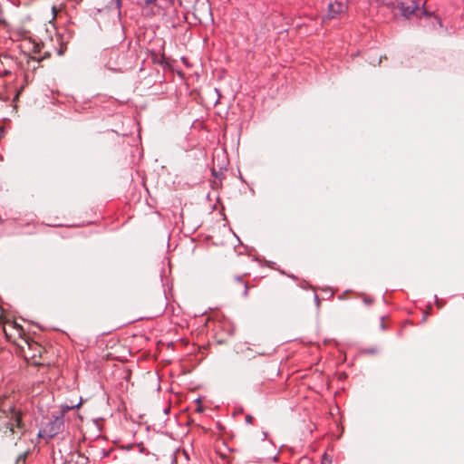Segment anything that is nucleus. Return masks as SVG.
Wrapping results in <instances>:
<instances>
[{
    "label": "nucleus",
    "instance_id": "obj_9",
    "mask_svg": "<svg viewBox=\"0 0 464 464\" xmlns=\"http://www.w3.org/2000/svg\"><path fill=\"white\" fill-rule=\"evenodd\" d=\"M200 8L205 12L206 16L209 14V6L207 3L202 2L200 4Z\"/></svg>",
    "mask_w": 464,
    "mask_h": 464
},
{
    "label": "nucleus",
    "instance_id": "obj_11",
    "mask_svg": "<svg viewBox=\"0 0 464 464\" xmlns=\"http://www.w3.org/2000/svg\"><path fill=\"white\" fill-rule=\"evenodd\" d=\"M156 1L157 0H144L145 4L148 5L155 3Z\"/></svg>",
    "mask_w": 464,
    "mask_h": 464
},
{
    "label": "nucleus",
    "instance_id": "obj_12",
    "mask_svg": "<svg viewBox=\"0 0 464 464\" xmlns=\"http://www.w3.org/2000/svg\"><path fill=\"white\" fill-rule=\"evenodd\" d=\"M364 302H365L366 304H371V301H369V300H368V299H366V298L364 299Z\"/></svg>",
    "mask_w": 464,
    "mask_h": 464
},
{
    "label": "nucleus",
    "instance_id": "obj_8",
    "mask_svg": "<svg viewBox=\"0 0 464 464\" xmlns=\"http://www.w3.org/2000/svg\"><path fill=\"white\" fill-rule=\"evenodd\" d=\"M248 352H249V347H247V346H240V347H238V349L237 351V353H240V354H243L246 356H248Z\"/></svg>",
    "mask_w": 464,
    "mask_h": 464
},
{
    "label": "nucleus",
    "instance_id": "obj_3",
    "mask_svg": "<svg viewBox=\"0 0 464 464\" xmlns=\"http://www.w3.org/2000/svg\"><path fill=\"white\" fill-rule=\"evenodd\" d=\"M345 10L346 5L342 2L335 1L334 3H330L328 5L327 18H335L338 14L344 13Z\"/></svg>",
    "mask_w": 464,
    "mask_h": 464
},
{
    "label": "nucleus",
    "instance_id": "obj_1",
    "mask_svg": "<svg viewBox=\"0 0 464 464\" xmlns=\"http://www.w3.org/2000/svg\"><path fill=\"white\" fill-rule=\"evenodd\" d=\"M19 346L24 359L29 363L34 366L45 364V361L43 358L45 349L40 343L26 338L23 340V343Z\"/></svg>",
    "mask_w": 464,
    "mask_h": 464
},
{
    "label": "nucleus",
    "instance_id": "obj_6",
    "mask_svg": "<svg viewBox=\"0 0 464 464\" xmlns=\"http://www.w3.org/2000/svg\"><path fill=\"white\" fill-rule=\"evenodd\" d=\"M27 454V451H21L17 454H14V457L16 459L15 464H24Z\"/></svg>",
    "mask_w": 464,
    "mask_h": 464
},
{
    "label": "nucleus",
    "instance_id": "obj_10",
    "mask_svg": "<svg viewBox=\"0 0 464 464\" xmlns=\"http://www.w3.org/2000/svg\"><path fill=\"white\" fill-rule=\"evenodd\" d=\"M253 420H254V417H253V416H251V415H246V422L247 424H251V423H253Z\"/></svg>",
    "mask_w": 464,
    "mask_h": 464
},
{
    "label": "nucleus",
    "instance_id": "obj_4",
    "mask_svg": "<svg viewBox=\"0 0 464 464\" xmlns=\"http://www.w3.org/2000/svg\"><path fill=\"white\" fill-rule=\"evenodd\" d=\"M401 14L405 17H410L417 9V5L413 0H405L399 4Z\"/></svg>",
    "mask_w": 464,
    "mask_h": 464
},
{
    "label": "nucleus",
    "instance_id": "obj_5",
    "mask_svg": "<svg viewBox=\"0 0 464 464\" xmlns=\"http://www.w3.org/2000/svg\"><path fill=\"white\" fill-rule=\"evenodd\" d=\"M61 425H62V421L60 420H56L55 421H53V423H51V426H50V429L49 430H44V433H47V435L52 438L53 437L55 434L58 433L60 428H61Z\"/></svg>",
    "mask_w": 464,
    "mask_h": 464
},
{
    "label": "nucleus",
    "instance_id": "obj_7",
    "mask_svg": "<svg viewBox=\"0 0 464 464\" xmlns=\"http://www.w3.org/2000/svg\"><path fill=\"white\" fill-rule=\"evenodd\" d=\"M73 457H74V455H72V458ZM75 457H76L75 462L77 464H87L88 463V458L85 457L83 454L77 452L75 454Z\"/></svg>",
    "mask_w": 464,
    "mask_h": 464
},
{
    "label": "nucleus",
    "instance_id": "obj_2",
    "mask_svg": "<svg viewBox=\"0 0 464 464\" xmlns=\"http://www.w3.org/2000/svg\"><path fill=\"white\" fill-rule=\"evenodd\" d=\"M7 419L5 433L8 432L10 435H14V433L20 432L22 434L24 426L21 411L15 409H10Z\"/></svg>",
    "mask_w": 464,
    "mask_h": 464
}]
</instances>
